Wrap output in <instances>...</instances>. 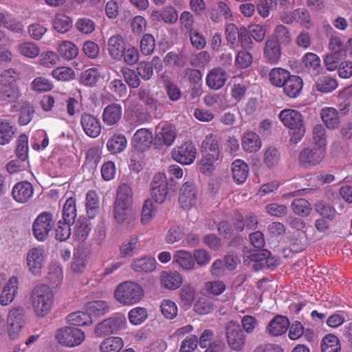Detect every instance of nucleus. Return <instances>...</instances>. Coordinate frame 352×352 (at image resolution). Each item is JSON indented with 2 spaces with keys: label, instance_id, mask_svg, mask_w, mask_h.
Masks as SVG:
<instances>
[{
  "label": "nucleus",
  "instance_id": "1",
  "mask_svg": "<svg viewBox=\"0 0 352 352\" xmlns=\"http://www.w3.org/2000/svg\"><path fill=\"white\" fill-rule=\"evenodd\" d=\"M32 305L37 316L44 317L51 310L54 304V294L46 285H38L32 292Z\"/></svg>",
  "mask_w": 352,
  "mask_h": 352
},
{
  "label": "nucleus",
  "instance_id": "2",
  "mask_svg": "<svg viewBox=\"0 0 352 352\" xmlns=\"http://www.w3.org/2000/svg\"><path fill=\"white\" fill-rule=\"evenodd\" d=\"M278 118L285 126L293 131L291 141L300 142L306 133L302 115L296 110L285 109L280 112Z\"/></svg>",
  "mask_w": 352,
  "mask_h": 352
},
{
  "label": "nucleus",
  "instance_id": "3",
  "mask_svg": "<svg viewBox=\"0 0 352 352\" xmlns=\"http://www.w3.org/2000/svg\"><path fill=\"white\" fill-rule=\"evenodd\" d=\"M142 287L134 282L120 283L114 292L115 298L121 304L131 305L138 303L143 297Z\"/></svg>",
  "mask_w": 352,
  "mask_h": 352
},
{
  "label": "nucleus",
  "instance_id": "4",
  "mask_svg": "<svg viewBox=\"0 0 352 352\" xmlns=\"http://www.w3.org/2000/svg\"><path fill=\"white\" fill-rule=\"evenodd\" d=\"M177 134L174 124L167 121L160 122L155 129V148L160 150L171 146L177 138Z\"/></svg>",
  "mask_w": 352,
  "mask_h": 352
},
{
  "label": "nucleus",
  "instance_id": "5",
  "mask_svg": "<svg viewBox=\"0 0 352 352\" xmlns=\"http://www.w3.org/2000/svg\"><path fill=\"white\" fill-rule=\"evenodd\" d=\"M347 43L342 42L340 38L332 36L329 40L330 52L325 56L324 64L327 69L333 71L338 67L339 60L346 57Z\"/></svg>",
  "mask_w": 352,
  "mask_h": 352
},
{
  "label": "nucleus",
  "instance_id": "6",
  "mask_svg": "<svg viewBox=\"0 0 352 352\" xmlns=\"http://www.w3.org/2000/svg\"><path fill=\"white\" fill-rule=\"evenodd\" d=\"M226 338L229 347L235 351L243 349L246 342L244 331L239 322L230 320L225 325Z\"/></svg>",
  "mask_w": 352,
  "mask_h": 352
},
{
  "label": "nucleus",
  "instance_id": "7",
  "mask_svg": "<svg viewBox=\"0 0 352 352\" xmlns=\"http://www.w3.org/2000/svg\"><path fill=\"white\" fill-rule=\"evenodd\" d=\"M133 192L131 186L121 184L117 190V195L113 206L114 218L121 219L122 212L132 209Z\"/></svg>",
  "mask_w": 352,
  "mask_h": 352
},
{
  "label": "nucleus",
  "instance_id": "8",
  "mask_svg": "<svg viewBox=\"0 0 352 352\" xmlns=\"http://www.w3.org/2000/svg\"><path fill=\"white\" fill-rule=\"evenodd\" d=\"M55 338L60 344L68 347H74L80 345L84 341L85 335L78 328L63 327L56 331Z\"/></svg>",
  "mask_w": 352,
  "mask_h": 352
},
{
  "label": "nucleus",
  "instance_id": "9",
  "mask_svg": "<svg viewBox=\"0 0 352 352\" xmlns=\"http://www.w3.org/2000/svg\"><path fill=\"white\" fill-rule=\"evenodd\" d=\"M126 318L120 314H116L111 317L98 323L94 329V333L98 337L117 333L125 327Z\"/></svg>",
  "mask_w": 352,
  "mask_h": 352
},
{
  "label": "nucleus",
  "instance_id": "10",
  "mask_svg": "<svg viewBox=\"0 0 352 352\" xmlns=\"http://www.w3.org/2000/svg\"><path fill=\"white\" fill-rule=\"evenodd\" d=\"M54 222L53 214L50 212L40 213L32 225V234L39 241H45L49 237Z\"/></svg>",
  "mask_w": 352,
  "mask_h": 352
},
{
  "label": "nucleus",
  "instance_id": "11",
  "mask_svg": "<svg viewBox=\"0 0 352 352\" xmlns=\"http://www.w3.org/2000/svg\"><path fill=\"white\" fill-rule=\"evenodd\" d=\"M170 186L164 173H158L154 175L151 183V190L152 199L155 202H164L170 189Z\"/></svg>",
  "mask_w": 352,
  "mask_h": 352
},
{
  "label": "nucleus",
  "instance_id": "12",
  "mask_svg": "<svg viewBox=\"0 0 352 352\" xmlns=\"http://www.w3.org/2000/svg\"><path fill=\"white\" fill-rule=\"evenodd\" d=\"M197 148L191 141L184 142L171 151L173 159L183 165H190L195 160Z\"/></svg>",
  "mask_w": 352,
  "mask_h": 352
},
{
  "label": "nucleus",
  "instance_id": "13",
  "mask_svg": "<svg viewBox=\"0 0 352 352\" xmlns=\"http://www.w3.org/2000/svg\"><path fill=\"white\" fill-rule=\"evenodd\" d=\"M25 323V310L22 307H16L10 311L8 317V331L11 340H14L19 336Z\"/></svg>",
  "mask_w": 352,
  "mask_h": 352
},
{
  "label": "nucleus",
  "instance_id": "14",
  "mask_svg": "<svg viewBox=\"0 0 352 352\" xmlns=\"http://www.w3.org/2000/svg\"><path fill=\"white\" fill-rule=\"evenodd\" d=\"M179 204L184 210L195 206L198 201V190L193 182H186L180 188Z\"/></svg>",
  "mask_w": 352,
  "mask_h": 352
},
{
  "label": "nucleus",
  "instance_id": "15",
  "mask_svg": "<svg viewBox=\"0 0 352 352\" xmlns=\"http://www.w3.org/2000/svg\"><path fill=\"white\" fill-rule=\"evenodd\" d=\"M326 149L314 145L313 148H306L299 154V162L305 166H315L320 164L324 157Z\"/></svg>",
  "mask_w": 352,
  "mask_h": 352
},
{
  "label": "nucleus",
  "instance_id": "16",
  "mask_svg": "<svg viewBox=\"0 0 352 352\" xmlns=\"http://www.w3.org/2000/svg\"><path fill=\"white\" fill-rule=\"evenodd\" d=\"M153 143L154 136L148 129L145 128L137 130L132 140L133 146L138 153L147 151Z\"/></svg>",
  "mask_w": 352,
  "mask_h": 352
},
{
  "label": "nucleus",
  "instance_id": "17",
  "mask_svg": "<svg viewBox=\"0 0 352 352\" xmlns=\"http://www.w3.org/2000/svg\"><path fill=\"white\" fill-rule=\"evenodd\" d=\"M126 41L120 34H114L107 41V50L109 56L116 61L122 59L126 49Z\"/></svg>",
  "mask_w": 352,
  "mask_h": 352
},
{
  "label": "nucleus",
  "instance_id": "18",
  "mask_svg": "<svg viewBox=\"0 0 352 352\" xmlns=\"http://www.w3.org/2000/svg\"><path fill=\"white\" fill-rule=\"evenodd\" d=\"M80 124L84 132L88 136L96 138L100 134V122L94 116L87 113H83L81 116Z\"/></svg>",
  "mask_w": 352,
  "mask_h": 352
},
{
  "label": "nucleus",
  "instance_id": "19",
  "mask_svg": "<svg viewBox=\"0 0 352 352\" xmlns=\"http://www.w3.org/2000/svg\"><path fill=\"white\" fill-rule=\"evenodd\" d=\"M19 280L16 276H11L6 285L0 294V304L2 306L8 305L15 298L18 293Z\"/></svg>",
  "mask_w": 352,
  "mask_h": 352
},
{
  "label": "nucleus",
  "instance_id": "20",
  "mask_svg": "<svg viewBox=\"0 0 352 352\" xmlns=\"http://www.w3.org/2000/svg\"><path fill=\"white\" fill-rule=\"evenodd\" d=\"M289 327L288 318L286 316L277 315L267 325L266 332L271 336L276 337L286 333Z\"/></svg>",
  "mask_w": 352,
  "mask_h": 352
},
{
  "label": "nucleus",
  "instance_id": "21",
  "mask_svg": "<svg viewBox=\"0 0 352 352\" xmlns=\"http://www.w3.org/2000/svg\"><path fill=\"white\" fill-rule=\"evenodd\" d=\"M33 193L32 185L26 181L16 183L12 190L13 199L19 203H26L32 197Z\"/></svg>",
  "mask_w": 352,
  "mask_h": 352
},
{
  "label": "nucleus",
  "instance_id": "22",
  "mask_svg": "<svg viewBox=\"0 0 352 352\" xmlns=\"http://www.w3.org/2000/svg\"><path fill=\"white\" fill-rule=\"evenodd\" d=\"M228 79L226 72L221 67L212 69L207 75L206 84L212 89L222 88Z\"/></svg>",
  "mask_w": 352,
  "mask_h": 352
},
{
  "label": "nucleus",
  "instance_id": "23",
  "mask_svg": "<svg viewBox=\"0 0 352 352\" xmlns=\"http://www.w3.org/2000/svg\"><path fill=\"white\" fill-rule=\"evenodd\" d=\"M44 250L41 248L31 249L27 255V264L30 270L37 274L40 272L44 265Z\"/></svg>",
  "mask_w": 352,
  "mask_h": 352
},
{
  "label": "nucleus",
  "instance_id": "24",
  "mask_svg": "<svg viewBox=\"0 0 352 352\" xmlns=\"http://www.w3.org/2000/svg\"><path fill=\"white\" fill-rule=\"evenodd\" d=\"M282 46L274 38H267L265 43L263 55L268 63L277 64L281 56Z\"/></svg>",
  "mask_w": 352,
  "mask_h": 352
},
{
  "label": "nucleus",
  "instance_id": "25",
  "mask_svg": "<svg viewBox=\"0 0 352 352\" xmlns=\"http://www.w3.org/2000/svg\"><path fill=\"white\" fill-rule=\"evenodd\" d=\"M303 87V81L302 78L297 75H291L285 82L283 88V91L285 96L290 98H296L302 91Z\"/></svg>",
  "mask_w": 352,
  "mask_h": 352
},
{
  "label": "nucleus",
  "instance_id": "26",
  "mask_svg": "<svg viewBox=\"0 0 352 352\" xmlns=\"http://www.w3.org/2000/svg\"><path fill=\"white\" fill-rule=\"evenodd\" d=\"M122 108L120 104L112 103L107 105L103 110L102 120L104 124L113 126L121 119Z\"/></svg>",
  "mask_w": 352,
  "mask_h": 352
},
{
  "label": "nucleus",
  "instance_id": "27",
  "mask_svg": "<svg viewBox=\"0 0 352 352\" xmlns=\"http://www.w3.org/2000/svg\"><path fill=\"white\" fill-rule=\"evenodd\" d=\"M241 146L245 152L256 153L260 150L262 142L256 133L246 131L243 135Z\"/></svg>",
  "mask_w": 352,
  "mask_h": 352
},
{
  "label": "nucleus",
  "instance_id": "28",
  "mask_svg": "<svg viewBox=\"0 0 352 352\" xmlns=\"http://www.w3.org/2000/svg\"><path fill=\"white\" fill-rule=\"evenodd\" d=\"M173 262L186 271L196 269L193 255L186 250H178L173 255Z\"/></svg>",
  "mask_w": 352,
  "mask_h": 352
},
{
  "label": "nucleus",
  "instance_id": "29",
  "mask_svg": "<svg viewBox=\"0 0 352 352\" xmlns=\"http://www.w3.org/2000/svg\"><path fill=\"white\" fill-rule=\"evenodd\" d=\"M131 267L137 272H151L156 267V261L151 256H145L134 259L131 263Z\"/></svg>",
  "mask_w": 352,
  "mask_h": 352
},
{
  "label": "nucleus",
  "instance_id": "30",
  "mask_svg": "<svg viewBox=\"0 0 352 352\" xmlns=\"http://www.w3.org/2000/svg\"><path fill=\"white\" fill-rule=\"evenodd\" d=\"M248 164L241 160H236L232 164V172L234 180L239 184L244 183L248 175Z\"/></svg>",
  "mask_w": 352,
  "mask_h": 352
},
{
  "label": "nucleus",
  "instance_id": "31",
  "mask_svg": "<svg viewBox=\"0 0 352 352\" xmlns=\"http://www.w3.org/2000/svg\"><path fill=\"white\" fill-rule=\"evenodd\" d=\"M291 75V73L285 69L275 67L270 72L269 80L273 86L282 87Z\"/></svg>",
  "mask_w": 352,
  "mask_h": 352
},
{
  "label": "nucleus",
  "instance_id": "32",
  "mask_svg": "<svg viewBox=\"0 0 352 352\" xmlns=\"http://www.w3.org/2000/svg\"><path fill=\"white\" fill-rule=\"evenodd\" d=\"M127 140L122 134L113 135L107 142V148L111 154L122 152L126 147Z\"/></svg>",
  "mask_w": 352,
  "mask_h": 352
},
{
  "label": "nucleus",
  "instance_id": "33",
  "mask_svg": "<svg viewBox=\"0 0 352 352\" xmlns=\"http://www.w3.org/2000/svg\"><path fill=\"white\" fill-rule=\"evenodd\" d=\"M21 96L18 85H0V100L16 102Z\"/></svg>",
  "mask_w": 352,
  "mask_h": 352
},
{
  "label": "nucleus",
  "instance_id": "34",
  "mask_svg": "<svg viewBox=\"0 0 352 352\" xmlns=\"http://www.w3.org/2000/svg\"><path fill=\"white\" fill-rule=\"evenodd\" d=\"M85 309L90 316H100L109 311V305L104 300H94L85 303Z\"/></svg>",
  "mask_w": 352,
  "mask_h": 352
},
{
  "label": "nucleus",
  "instance_id": "35",
  "mask_svg": "<svg viewBox=\"0 0 352 352\" xmlns=\"http://www.w3.org/2000/svg\"><path fill=\"white\" fill-rule=\"evenodd\" d=\"M160 279L163 285L169 289L178 288L182 283V278L177 272H163Z\"/></svg>",
  "mask_w": 352,
  "mask_h": 352
},
{
  "label": "nucleus",
  "instance_id": "36",
  "mask_svg": "<svg viewBox=\"0 0 352 352\" xmlns=\"http://www.w3.org/2000/svg\"><path fill=\"white\" fill-rule=\"evenodd\" d=\"M16 128L7 119H0V144H6L13 138Z\"/></svg>",
  "mask_w": 352,
  "mask_h": 352
},
{
  "label": "nucleus",
  "instance_id": "37",
  "mask_svg": "<svg viewBox=\"0 0 352 352\" xmlns=\"http://www.w3.org/2000/svg\"><path fill=\"white\" fill-rule=\"evenodd\" d=\"M202 148L204 149L202 151L203 154L211 155L212 159H219V142L212 134L206 137L202 142Z\"/></svg>",
  "mask_w": 352,
  "mask_h": 352
},
{
  "label": "nucleus",
  "instance_id": "38",
  "mask_svg": "<svg viewBox=\"0 0 352 352\" xmlns=\"http://www.w3.org/2000/svg\"><path fill=\"white\" fill-rule=\"evenodd\" d=\"M321 118L327 128L334 129L338 127L340 118L336 109L331 107L323 109L321 112Z\"/></svg>",
  "mask_w": 352,
  "mask_h": 352
},
{
  "label": "nucleus",
  "instance_id": "39",
  "mask_svg": "<svg viewBox=\"0 0 352 352\" xmlns=\"http://www.w3.org/2000/svg\"><path fill=\"white\" fill-rule=\"evenodd\" d=\"M67 322L74 326H89L93 323L91 317L87 311H76L69 314Z\"/></svg>",
  "mask_w": 352,
  "mask_h": 352
},
{
  "label": "nucleus",
  "instance_id": "40",
  "mask_svg": "<svg viewBox=\"0 0 352 352\" xmlns=\"http://www.w3.org/2000/svg\"><path fill=\"white\" fill-rule=\"evenodd\" d=\"M76 216V201L73 197H69L63 206L61 220L74 224Z\"/></svg>",
  "mask_w": 352,
  "mask_h": 352
},
{
  "label": "nucleus",
  "instance_id": "41",
  "mask_svg": "<svg viewBox=\"0 0 352 352\" xmlns=\"http://www.w3.org/2000/svg\"><path fill=\"white\" fill-rule=\"evenodd\" d=\"M315 211L323 218L333 221L336 218V210L329 203L324 201H318L314 204Z\"/></svg>",
  "mask_w": 352,
  "mask_h": 352
},
{
  "label": "nucleus",
  "instance_id": "42",
  "mask_svg": "<svg viewBox=\"0 0 352 352\" xmlns=\"http://www.w3.org/2000/svg\"><path fill=\"white\" fill-rule=\"evenodd\" d=\"M321 352H340V340L334 334H327L322 340Z\"/></svg>",
  "mask_w": 352,
  "mask_h": 352
},
{
  "label": "nucleus",
  "instance_id": "43",
  "mask_svg": "<svg viewBox=\"0 0 352 352\" xmlns=\"http://www.w3.org/2000/svg\"><path fill=\"white\" fill-rule=\"evenodd\" d=\"M87 213L89 219H94L98 212L99 200L94 190H89L86 195L85 203Z\"/></svg>",
  "mask_w": 352,
  "mask_h": 352
},
{
  "label": "nucleus",
  "instance_id": "44",
  "mask_svg": "<svg viewBox=\"0 0 352 352\" xmlns=\"http://www.w3.org/2000/svg\"><path fill=\"white\" fill-rule=\"evenodd\" d=\"M124 342L120 337H109L104 339L100 344L101 352H118L123 347Z\"/></svg>",
  "mask_w": 352,
  "mask_h": 352
},
{
  "label": "nucleus",
  "instance_id": "45",
  "mask_svg": "<svg viewBox=\"0 0 352 352\" xmlns=\"http://www.w3.org/2000/svg\"><path fill=\"white\" fill-rule=\"evenodd\" d=\"M338 87V82L336 79L330 76H322L316 82L314 87L316 91L323 94H327L333 91Z\"/></svg>",
  "mask_w": 352,
  "mask_h": 352
},
{
  "label": "nucleus",
  "instance_id": "46",
  "mask_svg": "<svg viewBox=\"0 0 352 352\" xmlns=\"http://www.w3.org/2000/svg\"><path fill=\"white\" fill-rule=\"evenodd\" d=\"M291 207L293 212L300 217L309 216L312 210L311 204L302 198L294 199Z\"/></svg>",
  "mask_w": 352,
  "mask_h": 352
},
{
  "label": "nucleus",
  "instance_id": "47",
  "mask_svg": "<svg viewBox=\"0 0 352 352\" xmlns=\"http://www.w3.org/2000/svg\"><path fill=\"white\" fill-rule=\"evenodd\" d=\"M58 53L65 60H72L78 54L76 45L70 41H63L58 47Z\"/></svg>",
  "mask_w": 352,
  "mask_h": 352
},
{
  "label": "nucleus",
  "instance_id": "48",
  "mask_svg": "<svg viewBox=\"0 0 352 352\" xmlns=\"http://www.w3.org/2000/svg\"><path fill=\"white\" fill-rule=\"evenodd\" d=\"M19 123L20 125H27L31 122L35 114L34 106L28 102H23L20 108Z\"/></svg>",
  "mask_w": 352,
  "mask_h": 352
},
{
  "label": "nucleus",
  "instance_id": "49",
  "mask_svg": "<svg viewBox=\"0 0 352 352\" xmlns=\"http://www.w3.org/2000/svg\"><path fill=\"white\" fill-rule=\"evenodd\" d=\"M312 144L316 146L326 149V129L322 124H316L312 130Z\"/></svg>",
  "mask_w": 352,
  "mask_h": 352
},
{
  "label": "nucleus",
  "instance_id": "50",
  "mask_svg": "<svg viewBox=\"0 0 352 352\" xmlns=\"http://www.w3.org/2000/svg\"><path fill=\"white\" fill-rule=\"evenodd\" d=\"M269 38H274L282 47L288 45L291 42L290 34L287 28L283 25H278L274 34Z\"/></svg>",
  "mask_w": 352,
  "mask_h": 352
},
{
  "label": "nucleus",
  "instance_id": "51",
  "mask_svg": "<svg viewBox=\"0 0 352 352\" xmlns=\"http://www.w3.org/2000/svg\"><path fill=\"white\" fill-rule=\"evenodd\" d=\"M99 79L100 74L97 69L91 68L81 73L80 82L85 86L93 87L96 85Z\"/></svg>",
  "mask_w": 352,
  "mask_h": 352
},
{
  "label": "nucleus",
  "instance_id": "52",
  "mask_svg": "<svg viewBox=\"0 0 352 352\" xmlns=\"http://www.w3.org/2000/svg\"><path fill=\"white\" fill-rule=\"evenodd\" d=\"M91 230L89 220L85 217H80L75 226V235L78 240L84 241Z\"/></svg>",
  "mask_w": 352,
  "mask_h": 352
},
{
  "label": "nucleus",
  "instance_id": "53",
  "mask_svg": "<svg viewBox=\"0 0 352 352\" xmlns=\"http://www.w3.org/2000/svg\"><path fill=\"white\" fill-rule=\"evenodd\" d=\"M72 223L65 222L64 221L59 220L55 228V239L60 241H65L71 235L70 226Z\"/></svg>",
  "mask_w": 352,
  "mask_h": 352
},
{
  "label": "nucleus",
  "instance_id": "54",
  "mask_svg": "<svg viewBox=\"0 0 352 352\" xmlns=\"http://www.w3.org/2000/svg\"><path fill=\"white\" fill-rule=\"evenodd\" d=\"M139 240L136 236H131L128 241L124 242L120 247L122 257H131L134 254L133 251L137 248Z\"/></svg>",
  "mask_w": 352,
  "mask_h": 352
},
{
  "label": "nucleus",
  "instance_id": "55",
  "mask_svg": "<svg viewBox=\"0 0 352 352\" xmlns=\"http://www.w3.org/2000/svg\"><path fill=\"white\" fill-rule=\"evenodd\" d=\"M138 215V213H136L135 211L130 210L122 212L121 219H119L118 218L114 219L118 224L125 223L126 229L131 230L135 226Z\"/></svg>",
  "mask_w": 352,
  "mask_h": 352
},
{
  "label": "nucleus",
  "instance_id": "56",
  "mask_svg": "<svg viewBox=\"0 0 352 352\" xmlns=\"http://www.w3.org/2000/svg\"><path fill=\"white\" fill-rule=\"evenodd\" d=\"M121 73L124 79V82L131 88H137L140 85V80L138 73L130 68L122 67L121 69Z\"/></svg>",
  "mask_w": 352,
  "mask_h": 352
},
{
  "label": "nucleus",
  "instance_id": "57",
  "mask_svg": "<svg viewBox=\"0 0 352 352\" xmlns=\"http://www.w3.org/2000/svg\"><path fill=\"white\" fill-rule=\"evenodd\" d=\"M157 211V206L153 201L148 199L143 205L141 215V221L143 224L147 223L151 221L152 217L155 214Z\"/></svg>",
  "mask_w": 352,
  "mask_h": 352
},
{
  "label": "nucleus",
  "instance_id": "58",
  "mask_svg": "<svg viewBox=\"0 0 352 352\" xmlns=\"http://www.w3.org/2000/svg\"><path fill=\"white\" fill-rule=\"evenodd\" d=\"M280 160V153L275 147H268L264 153L263 160L265 164L269 168L275 167Z\"/></svg>",
  "mask_w": 352,
  "mask_h": 352
},
{
  "label": "nucleus",
  "instance_id": "59",
  "mask_svg": "<svg viewBox=\"0 0 352 352\" xmlns=\"http://www.w3.org/2000/svg\"><path fill=\"white\" fill-rule=\"evenodd\" d=\"M164 63L168 65H173L178 67H183L186 63V56L182 52H168L164 58Z\"/></svg>",
  "mask_w": 352,
  "mask_h": 352
},
{
  "label": "nucleus",
  "instance_id": "60",
  "mask_svg": "<svg viewBox=\"0 0 352 352\" xmlns=\"http://www.w3.org/2000/svg\"><path fill=\"white\" fill-rule=\"evenodd\" d=\"M109 91L119 98L125 97L127 94V87L122 80L115 78L108 85Z\"/></svg>",
  "mask_w": 352,
  "mask_h": 352
},
{
  "label": "nucleus",
  "instance_id": "61",
  "mask_svg": "<svg viewBox=\"0 0 352 352\" xmlns=\"http://www.w3.org/2000/svg\"><path fill=\"white\" fill-rule=\"evenodd\" d=\"M18 50L22 55L28 58H35L40 53L39 47L32 42H25L19 44Z\"/></svg>",
  "mask_w": 352,
  "mask_h": 352
},
{
  "label": "nucleus",
  "instance_id": "62",
  "mask_svg": "<svg viewBox=\"0 0 352 352\" xmlns=\"http://www.w3.org/2000/svg\"><path fill=\"white\" fill-rule=\"evenodd\" d=\"M52 76L63 81H69L75 78V72L67 67H60L54 69L52 72Z\"/></svg>",
  "mask_w": 352,
  "mask_h": 352
},
{
  "label": "nucleus",
  "instance_id": "63",
  "mask_svg": "<svg viewBox=\"0 0 352 352\" xmlns=\"http://www.w3.org/2000/svg\"><path fill=\"white\" fill-rule=\"evenodd\" d=\"M155 47L154 36L151 34H146L140 41V50L144 55L151 54Z\"/></svg>",
  "mask_w": 352,
  "mask_h": 352
},
{
  "label": "nucleus",
  "instance_id": "64",
  "mask_svg": "<svg viewBox=\"0 0 352 352\" xmlns=\"http://www.w3.org/2000/svg\"><path fill=\"white\" fill-rule=\"evenodd\" d=\"M253 62L252 54L246 50L239 51L235 58L236 65L241 69L249 67Z\"/></svg>",
  "mask_w": 352,
  "mask_h": 352
}]
</instances>
